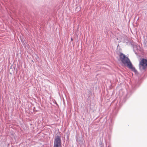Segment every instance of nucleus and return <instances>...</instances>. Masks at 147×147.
<instances>
[{
	"mask_svg": "<svg viewBox=\"0 0 147 147\" xmlns=\"http://www.w3.org/2000/svg\"><path fill=\"white\" fill-rule=\"evenodd\" d=\"M119 57L120 60L125 65L127 66L128 68L135 72L137 71L135 67L132 66L129 59L125 55L122 53H121L119 55Z\"/></svg>",
	"mask_w": 147,
	"mask_h": 147,
	"instance_id": "f257e3e1",
	"label": "nucleus"
},
{
	"mask_svg": "<svg viewBox=\"0 0 147 147\" xmlns=\"http://www.w3.org/2000/svg\"><path fill=\"white\" fill-rule=\"evenodd\" d=\"M139 68L141 70H145L147 68V59H142L140 62Z\"/></svg>",
	"mask_w": 147,
	"mask_h": 147,
	"instance_id": "f03ea898",
	"label": "nucleus"
},
{
	"mask_svg": "<svg viewBox=\"0 0 147 147\" xmlns=\"http://www.w3.org/2000/svg\"><path fill=\"white\" fill-rule=\"evenodd\" d=\"M61 140L60 136H57L55 138L53 147H61Z\"/></svg>",
	"mask_w": 147,
	"mask_h": 147,
	"instance_id": "7ed1b4c3",
	"label": "nucleus"
},
{
	"mask_svg": "<svg viewBox=\"0 0 147 147\" xmlns=\"http://www.w3.org/2000/svg\"><path fill=\"white\" fill-rule=\"evenodd\" d=\"M71 41H72L73 40V38H71Z\"/></svg>",
	"mask_w": 147,
	"mask_h": 147,
	"instance_id": "20e7f679",
	"label": "nucleus"
}]
</instances>
